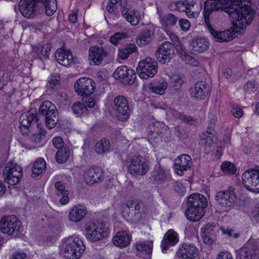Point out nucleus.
I'll list each match as a JSON object with an SVG mask.
<instances>
[{"label": "nucleus", "instance_id": "34", "mask_svg": "<svg viewBox=\"0 0 259 259\" xmlns=\"http://www.w3.org/2000/svg\"><path fill=\"white\" fill-rule=\"evenodd\" d=\"M55 187L57 190V194L61 196L60 203L61 204H66L69 201V191L65 189V186L60 181H57L55 184Z\"/></svg>", "mask_w": 259, "mask_h": 259}, {"label": "nucleus", "instance_id": "30", "mask_svg": "<svg viewBox=\"0 0 259 259\" xmlns=\"http://www.w3.org/2000/svg\"><path fill=\"white\" fill-rule=\"evenodd\" d=\"M208 41L205 38H196L193 39L191 42V47L194 52L202 53L208 47Z\"/></svg>", "mask_w": 259, "mask_h": 259}, {"label": "nucleus", "instance_id": "28", "mask_svg": "<svg viewBox=\"0 0 259 259\" xmlns=\"http://www.w3.org/2000/svg\"><path fill=\"white\" fill-rule=\"evenodd\" d=\"M87 213V208L82 206H74L70 210L68 218L74 223H78L82 220Z\"/></svg>", "mask_w": 259, "mask_h": 259}, {"label": "nucleus", "instance_id": "27", "mask_svg": "<svg viewBox=\"0 0 259 259\" xmlns=\"http://www.w3.org/2000/svg\"><path fill=\"white\" fill-rule=\"evenodd\" d=\"M55 57L57 62L64 66H67L73 62L74 58L70 50L58 49L55 53Z\"/></svg>", "mask_w": 259, "mask_h": 259}, {"label": "nucleus", "instance_id": "45", "mask_svg": "<svg viewBox=\"0 0 259 259\" xmlns=\"http://www.w3.org/2000/svg\"><path fill=\"white\" fill-rule=\"evenodd\" d=\"M150 128L151 131H153L154 134L159 135L160 137L163 136L166 130L165 124L159 121L153 122L152 124L150 125Z\"/></svg>", "mask_w": 259, "mask_h": 259}, {"label": "nucleus", "instance_id": "41", "mask_svg": "<svg viewBox=\"0 0 259 259\" xmlns=\"http://www.w3.org/2000/svg\"><path fill=\"white\" fill-rule=\"evenodd\" d=\"M136 46L134 44H128L125 47L119 49L118 56L121 59H126L128 56L136 52Z\"/></svg>", "mask_w": 259, "mask_h": 259}, {"label": "nucleus", "instance_id": "2", "mask_svg": "<svg viewBox=\"0 0 259 259\" xmlns=\"http://www.w3.org/2000/svg\"><path fill=\"white\" fill-rule=\"evenodd\" d=\"M186 204L187 208L185 215L188 220L197 222L204 216V209L207 205V201L203 195L196 193L190 195Z\"/></svg>", "mask_w": 259, "mask_h": 259}, {"label": "nucleus", "instance_id": "14", "mask_svg": "<svg viewBox=\"0 0 259 259\" xmlns=\"http://www.w3.org/2000/svg\"><path fill=\"white\" fill-rule=\"evenodd\" d=\"M42 0H21L19 9L22 15L27 18L34 17L35 13L42 7Z\"/></svg>", "mask_w": 259, "mask_h": 259}, {"label": "nucleus", "instance_id": "46", "mask_svg": "<svg viewBox=\"0 0 259 259\" xmlns=\"http://www.w3.org/2000/svg\"><path fill=\"white\" fill-rule=\"evenodd\" d=\"M69 155L70 151L66 147L59 149L56 154V161L59 163H63L67 161Z\"/></svg>", "mask_w": 259, "mask_h": 259}, {"label": "nucleus", "instance_id": "61", "mask_svg": "<svg viewBox=\"0 0 259 259\" xmlns=\"http://www.w3.org/2000/svg\"><path fill=\"white\" fill-rule=\"evenodd\" d=\"M148 137L149 141L151 144L158 142L162 137L159 136V135L154 134L153 131H151V130H150V133L148 134Z\"/></svg>", "mask_w": 259, "mask_h": 259}, {"label": "nucleus", "instance_id": "62", "mask_svg": "<svg viewBox=\"0 0 259 259\" xmlns=\"http://www.w3.org/2000/svg\"><path fill=\"white\" fill-rule=\"evenodd\" d=\"M221 229L223 234H227L229 237H232L233 238H236L238 237L240 235V234L235 233L234 231L232 229L222 228Z\"/></svg>", "mask_w": 259, "mask_h": 259}, {"label": "nucleus", "instance_id": "17", "mask_svg": "<svg viewBox=\"0 0 259 259\" xmlns=\"http://www.w3.org/2000/svg\"><path fill=\"white\" fill-rule=\"evenodd\" d=\"M95 82L86 77L81 78L74 84V89L77 94L81 96H89L95 90Z\"/></svg>", "mask_w": 259, "mask_h": 259}, {"label": "nucleus", "instance_id": "15", "mask_svg": "<svg viewBox=\"0 0 259 259\" xmlns=\"http://www.w3.org/2000/svg\"><path fill=\"white\" fill-rule=\"evenodd\" d=\"M210 85L203 80L197 81L190 89L191 97L198 101L204 100L210 95Z\"/></svg>", "mask_w": 259, "mask_h": 259}, {"label": "nucleus", "instance_id": "52", "mask_svg": "<svg viewBox=\"0 0 259 259\" xmlns=\"http://www.w3.org/2000/svg\"><path fill=\"white\" fill-rule=\"evenodd\" d=\"M215 225L213 223H208L205 225L201 229V233L213 235Z\"/></svg>", "mask_w": 259, "mask_h": 259}, {"label": "nucleus", "instance_id": "9", "mask_svg": "<svg viewBox=\"0 0 259 259\" xmlns=\"http://www.w3.org/2000/svg\"><path fill=\"white\" fill-rule=\"evenodd\" d=\"M19 121L20 130L23 135L27 134L29 128L34 125L39 128V119L37 115L36 110L35 108L31 109L22 114L20 116Z\"/></svg>", "mask_w": 259, "mask_h": 259}, {"label": "nucleus", "instance_id": "18", "mask_svg": "<svg viewBox=\"0 0 259 259\" xmlns=\"http://www.w3.org/2000/svg\"><path fill=\"white\" fill-rule=\"evenodd\" d=\"M259 255V247L251 241H248L237 252L236 259H252Z\"/></svg>", "mask_w": 259, "mask_h": 259}, {"label": "nucleus", "instance_id": "11", "mask_svg": "<svg viewBox=\"0 0 259 259\" xmlns=\"http://www.w3.org/2000/svg\"><path fill=\"white\" fill-rule=\"evenodd\" d=\"M39 113L45 116L46 126L50 129L54 127L57 122V111L56 106L50 101H45L40 105Z\"/></svg>", "mask_w": 259, "mask_h": 259}, {"label": "nucleus", "instance_id": "53", "mask_svg": "<svg viewBox=\"0 0 259 259\" xmlns=\"http://www.w3.org/2000/svg\"><path fill=\"white\" fill-rule=\"evenodd\" d=\"M231 112L236 118H240L243 114V110L236 104L232 105Z\"/></svg>", "mask_w": 259, "mask_h": 259}, {"label": "nucleus", "instance_id": "63", "mask_svg": "<svg viewBox=\"0 0 259 259\" xmlns=\"http://www.w3.org/2000/svg\"><path fill=\"white\" fill-rule=\"evenodd\" d=\"M217 259H233V257L230 252L223 251L218 255Z\"/></svg>", "mask_w": 259, "mask_h": 259}, {"label": "nucleus", "instance_id": "26", "mask_svg": "<svg viewBox=\"0 0 259 259\" xmlns=\"http://www.w3.org/2000/svg\"><path fill=\"white\" fill-rule=\"evenodd\" d=\"M179 242V236L176 232L169 230L164 235L161 247L163 252H165L169 246L176 245Z\"/></svg>", "mask_w": 259, "mask_h": 259}, {"label": "nucleus", "instance_id": "16", "mask_svg": "<svg viewBox=\"0 0 259 259\" xmlns=\"http://www.w3.org/2000/svg\"><path fill=\"white\" fill-rule=\"evenodd\" d=\"M174 45L169 41L162 43L155 53L157 61L162 64L169 62L174 54Z\"/></svg>", "mask_w": 259, "mask_h": 259}, {"label": "nucleus", "instance_id": "37", "mask_svg": "<svg viewBox=\"0 0 259 259\" xmlns=\"http://www.w3.org/2000/svg\"><path fill=\"white\" fill-rule=\"evenodd\" d=\"M187 8V16L189 18H194L198 15L200 5L196 0H185Z\"/></svg>", "mask_w": 259, "mask_h": 259}, {"label": "nucleus", "instance_id": "57", "mask_svg": "<svg viewBox=\"0 0 259 259\" xmlns=\"http://www.w3.org/2000/svg\"><path fill=\"white\" fill-rule=\"evenodd\" d=\"M244 90L248 93L254 92L257 89V85L255 81H248L244 85Z\"/></svg>", "mask_w": 259, "mask_h": 259}, {"label": "nucleus", "instance_id": "38", "mask_svg": "<svg viewBox=\"0 0 259 259\" xmlns=\"http://www.w3.org/2000/svg\"><path fill=\"white\" fill-rule=\"evenodd\" d=\"M152 31L149 29H145L142 30L137 38V43L139 46L146 45L152 40Z\"/></svg>", "mask_w": 259, "mask_h": 259}, {"label": "nucleus", "instance_id": "59", "mask_svg": "<svg viewBox=\"0 0 259 259\" xmlns=\"http://www.w3.org/2000/svg\"><path fill=\"white\" fill-rule=\"evenodd\" d=\"M83 101L84 104L90 108H93L96 105L95 99L92 97H89V96H83Z\"/></svg>", "mask_w": 259, "mask_h": 259}, {"label": "nucleus", "instance_id": "60", "mask_svg": "<svg viewBox=\"0 0 259 259\" xmlns=\"http://www.w3.org/2000/svg\"><path fill=\"white\" fill-rule=\"evenodd\" d=\"M142 203H140L137 202L136 205L134 206L135 213V221L139 220L141 218V209L142 208Z\"/></svg>", "mask_w": 259, "mask_h": 259}, {"label": "nucleus", "instance_id": "12", "mask_svg": "<svg viewBox=\"0 0 259 259\" xmlns=\"http://www.w3.org/2000/svg\"><path fill=\"white\" fill-rule=\"evenodd\" d=\"M3 177L9 184L16 185L22 177V168L15 163H8L3 170Z\"/></svg>", "mask_w": 259, "mask_h": 259}, {"label": "nucleus", "instance_id": "44", "mask_svg": "<svg viewBox=\"0 0 259 259\" xmlns=\"http://www.w3.org/2000/svg\"><path fill=\"white\" fill-rule=\"evenodd\" d=\"M136 248L140 252L144 254L143 256L144 258H150V255L152 251V245H146L144 243H139L136 244Z\"/></svg>", "mask_w": 259, "mask_h": 259}, {"label": "nucleus", "instance_id": "10", "mask_svg": "<svg viewBox=\"0 0 259 259\" xmlns=\"http://www.w3.org/2000/svg\"><path fill=\"white\" fill-rule=\"evenodd\" d=\"M158 63L153 59L147 57L140 61L137 68V72L143 79L153 77L157 72Z\"/></svg>", "mask_w": 259, "mask_h": 259}, {"label": "nucleus", "instance_id": "48", "mask_svg": "<svg viewBox=\"0 0 259 259\" xmlns=\"http://www.w3.org/2000/svg\"><path fill=\"white\" fill-rule=\"evenodd\" d=\"M127 33L124 32H115L110 38V42L115 45H117L120 40L127 37Z\"/></svg>", "mask_w": 259, "mask_h": 259}, {"label": "nucleus", "instance_id": "32", "mask_svg": "<svg viewBox=\"0 0 259 259\" xmlns=\"http://www.w3.org/2000/svg\"><path fill=\"white\" fill-rule=\"evenodd\" d=\"M51 48L50 44H46L43 46L36 45L33 48V50L39 59L43 61L49 58Z\"/></svg>", "mask_w": 259, "mask_h": 259}, {"label": "nucleus", "instance_id": "1", "mask_svg": "<svg viewBox=\"0 0 259 259\" xmlns=\"http://www.w3.org/2000/svg\"><path fill=\"white\" fill-rule=\"evenodd\" d=\"M227 6L232 9V11L238 15V21L236 20V24L239 30H237L241 34L244 27V23L250 24L253 20L254 13L251 6V0H223Z\"/></svg>", "mask_w": 259, "mask_h": 259}, {"label": "nucleus", "instance_id": "49", "mask_svg": "<svg viewBox=\"0 0 259 259\" xmlns=\"http://www.w3.org/2000/svg\"><path fill=\"white\" fill-rule=\"evenodd\" d=\"M221 169L226 174H234L236 172V167L230 162H224L221 165Z\"/></svg>", "mask_w": 259, "mask_h": 259}, {"label": "nucleus", "instance_id": "25", "mask_svg": "<svg viewBox=\"0 0 259 259\" xmlns=\"http://www.w3.org/2000/svg\"><path fill=\"white\" fill-rule=\"evenodd\" d=\"M207 27L209 32L217 41L220 42L229 41L231 40L234 36L236 37L235 33H233L230 30L218 32L214 29L210 25H208Z\"/></svg>", "mask_w": 259, "mask_h": 259}, {"label": "nucleus", "instance_id": "51", "mask_svg": "<svg viewBox=\"0 0 259 259\" xmlns=\"http://www.w3.org/2000/svg\"><path fill=\"white\" fill-rule=\"evenodd\" d=\"M184 82L182 78L178 75L174 76L171 78V87L174 90H178Z\"/></svg>", "mask_w": 259, "mask_h": 259}, {"label": "nucleus", "instance_id": "43", "mask_svg": "<svg viewBox=\"0 0 259 259\" xmlns=\"http://www.w3.org/2000/svg\"><path fill=\"white\" fill-rule=\"evenodd\" d=\"M43 6L45 7L46 14L49 16H52L57 9L56 0H45L43 1Z\"/></svg>", "mask_w": 259, "mask_h": 259}, {"label": "nucleus", "instance_id": "42", "mask_svg": "<svg viewBox=\"0 0 259 259\" xmlns=\"http://www.w3.org/2000/svg\"><path fill=\"white\" fill-rule=\"evenodd\" d=\"M167 88V83L165 81H158L155 84H151L149 85L150 90L157 94L162 95Z\"/></svg>", "mask_w": 259, "mask_h": 259}, {"label": "nucleus", "instance_id": "7", "mask_svg": "<svg viewBox=\"0 0 259 259\" xmlns=\"http://www.w3.org/2000/svg\"><path fill=\"white\" fill-rule=\"evenodd\" d=\"M0 230L3 233L18 237L21 236L23 228L19 219L14 215H10L2 218Z\"/></svg>", "mask_w": 259, "mask_h": 259}, {"label": "nucleus", "instance_id": "31", "mask_svg": "<svg viewBox=\"0 0 259 259\" xmlns=\"http://www.w3.org/2000/svg\"><path fill=\"white\" fill-rule=\"evenodd\" d=\"M122 15L133 26L137 25L140 22L141 17L139 13L135 10L130 11V9L127 7L122 10Z\"/></svg>", "mask_w": 259, "mask_h": 259}, {"label": "nucleus", "instance_id": "40", "mask_svg": "<svg viewBox=\"0 0 259 259\" xmlns=\"http://www.w3.org/2000/svg\"><path fill=\"white\" fill-rule=\"evenodd\" d=\"M110 144L109 141L103 139L98 142L95 146V150L98 154H102L109 151Z\"/></svg>", "mask_w": 259, "mask_h": 259}, {"label": "nucleus", "instance_id": "39", "mask_svg": "<svg viewBox=\"0 0 259 259\" xmlns=\"http://www.w3.org/2000/svg\"><path fill=\"white\" fill-rule=\"evenodd\" d=\"M46 163L42 158H39L33 164L32 177L38 179L39 176L46 170Z\"/></svg>", "mask_w": 259, "mask_h": 259}, {"label": "nucleus", "instance_id": "23", "mask_svg": "<svg viewBox=\"0 0 259 259\" xmlns=\"http://www.w3.org/2000/svg\"><path fill=\"white\" fill-rule=\"evenodd\" d=\"M191 163V158L189 155H180L175 161L174 168L176 173L179 176L183 175L184 171L190 169Z\"/></svg>", "mask_w": 259, "mask_h": 259}, {"label": "nucleus", "instance_id": "19", "mask_svg": "<svg viewBox=\"0 0 259 259\" xmlns=\"http://www.w3.org/2000/svg\"><path fill=\"white\" fill-rule=\"evenodd\" d=\"M215 200L223 207H232L236 200V195L232 190L221 191L217 193Z\"/></svg>", "mask_w": 259, "mask_h": 259}, {"label": "nucleus", "instance_id": "6", "mask_svg": "<svg viewBox=\"0 0 259 259\" xmlns=\"http://www.w3.org/2000/svg\"><path fill=\"white\" fill-rule=\"evenodd\" d=\"M233 8L227 6L223 0H207L204 3L203 16L206 23L209 21V17L210 14L214 11L220 10L225 11L234 20L238 21V15L237 13L232 11Z\"/></svg>", "mask_w": 259, "mask_h": 259}, {"label": "nucleus", "instance_id": "58", "mask_svg": "<svg viewBox=\"0 0 259 259\" xmlns=\"http://www.w3.org/2000/svg\"><path fill=\"white\" fill-rule=\"evenodd\" d=\"M53 144L57 149H61L64 147V141L61 137H56L53 139Z\"/></svg>", "mask_w": 259, "mask_h": 259}, {"label": "nucleus", "instance_id": "50", "mask_svg": "<svg viewBox=\"0 0 259 259\" xmlns=\"http://www.w3.org/2000/svg\"><path fill=\"white\" fill-rule=\"evenodd\" d=\"M152 177L155 181H162L166 179L165 172L160 169H157L152 173Z\"/></svg>", "mask_w": 259, "mask_h": 259}, {"label": "nucleus", "instance_id": "36", "mask_svg": "<svg viewBox=\"0 0 259 259\" xmlns=\"http://www.w3.org/2000/svg\"><path fill=\"white\" fill-rule=\"evenodd\" d=\"M127 7L126 0H110L107 6V10L109 13L118 12L119 7L122 10Z\"/></svg>", "mask_w": 259, "mask_h": 259}, {"label": "nucleus", "instance_id": "24", "mask_svg": "<svg viewBox=\"0 0 259 259\" xmlns=\"http://www.w3.org/2000/svg\"><path fill=\"white\" fill-rule=\"evenodd\" d=\"M107 55L108 52L105 49L97 46L91 47L89 51V60L95 65L100 64Z\"/></svg>", "mask_w": 259, "mask_h": 259}, {"label": "nucleus", "instance_id": "56", "mask_svg": "<svg viewBox=\"0 0 259 259\" xmlns=\"http://www.w3.org/2000/svg\"><path fill=\"white\" fill-rule=\"evenodd\" d=\"M179 25L181 29L184 31H188L191 27V23L189 21L185 19H180L178 20Z\"/></svg>", "mask_w": 259, "mask_h": 259}, {"label": "nucleus", "instance_id": "5", "mask_svg": "<svg viewBox=\"0 0 259 259\" xmlns=\"http://www.w3.org/2000/svg\"><path fill=\"white\" fill-rule=\"evenodd\" d=\"M85 235L88 240L97 242L108 235V229L104 224L98 221H92L85 225Z\"/></svg>", "mask_w": 259, "mask_h": 259}, {"label": "nucleus", "instance_id": "22", "mask_svg": "<svg viewBox=\"0 0 259 259\" xmlns=\"http://www.w3.org/2000/svg\"><path fill=\"white\" fill-rule=\"evenodd\" d=\"M83 179L85 182L89 185L100 183L104 179L103 171L98 167L91 168L84 172Z\"/></svg>", "mask_w": 259, "mask_h": 259}, {"label": "nucleus", "instance_id": "54", "mask_svg": "<svg viewBox=\"0 0 259 259\" xmlns=\"http://www.w3.org/2000/svg\"><path fill=\"white\" fill-rule=\"evenodd\" d=\"M174 189L176 192L180 196H183L184 193L186 192L185 188L184 187L183 184L179 181H176L174 183Z\"/></svg>", "mask_w": 259, "mask_h": 259}, {"label": "nucleus", "instance_id": "20", "mask_svg": "<svg viewBox=\"0 0 259 259\" xmlns=\"http://www.w3.org/2000/svg\"><path fill=\"white\" fill-rule=\"evenodd\" d=\"M114 75L115 78L122 79L125 84H132L135 82L136 75L134 70L128 69L126 66H121L118 67Z\"/></svg>", "mask_w": 259, "mask_h": 259}, {"label": "nucleus", "instance_id": "3", "mask_svg": "<svg viewBox=\"0 0 259 259\" xmlns=\"http://www.w3.org/2000/svg\"><path fill=\"white\" fill-rule=\"evenodd\" d=\"M85 249V245L81 239L70 236L63 240L61 252L67 259H76L81 256Z\"/></svg>", "mask_w": 259, "mask_h": 259}, {"label": "nucleus", "instance_id": "29", "mask_svg": "<svg viewBox=\"0 0 259 259\" xmlns=\"http://www.w3.org/2000/svg\"><path fill=\"white\" fill-rule=\"evenodd\" d=\"M112 241L117 246L126 247L130 243L131 236L124 231L118 232L113 237Z\"/></svg>", "mask_w": 259, "mask_h": 259}, {"label": "nucleus", "instance_id": "64", "mask_svg": "<svg viewBox=\"0 0 259 259\" xmlns=\"http://www.w3.org/2000/svg\"><path fill=\"white\" fill-rule=\"evenodd\" d=\"M252 215L254 221L259 223V207L254 208L252 211Z\"/></svg>", "mask_w": 259, "mask_h": 259}, {"label": "nucleus", "instance_id": "35", "mask_svg": "<svg viewBox=\"0 0 259 259\" xmlns=\"http://www.w3.org/2000/svg\"><path fill=\"white\" fill-rule=\"evenodd\" d=\"M159 20L162 26L166 28H170L177 24L178 17L172 13H168L160 16Z\"/></svg>", "mask_w": 259, "mask_h": 259}, {"label": "nucleus", "instance_id": "33", "mask_svg": "<svg viewBox=\"0 0 259 259\" xmlns=\"http://www.w3.org/2000/svg\"><path fill=\"white\" fill-rule=\"evenodd\" d=\"M212 138L213 135L209 131H206V133H203L201 136L200 143L203 146L204 152L206 154H208L211 151L213 143Z\"/></svg>", "mask_w": 259, "mask_h": 259}, {"label": "nucleus", "instance_id": "55", "mask_svg": "<svg viewBox=\"0 0 259 259\" xmlns=\"http://www.w3.org/2000/svg\"><path fill=\"white\" fill-rule=\"evenodd\" d=\"M172 5H174L175 6V10H177L180 12H185L186 14H187V10L186 8V5L185 4V1H180L177 2H174Z\"/></svg>", "mask_w": 259, "mask_h": 259}, {"label": "nucleus", "instance_id": "13", "mask_svg": "<svg viewBox=\"0 0 259 259\" xmlns=\"http://www.w3.org/2000/svg\"><path fill=\"white\" fill-rule=\"evenodd\" d=\"M242 181L247 190L259 193V169H251L245 171L242 176Z\"/></svg>", "mask_w": 259, "mask_h": 259}, {"label": "nucleus", "instance_id": "47", "mask_svg": "<svg viewBox=\"0 0 259 259\" xmlns=\"http://www.w3.org/2000/svg\"><path fill=\"white\" fill-rule=\"evenodd\" d=\"M72 110L77 116H80L82 114L87 113L88 109L85 104L77 102L73 105Z\"/></svg>", "mask_w": 259, "mask_h": 259}, {"label": "nucleus", "instance_id": "4", "mask_svg": "<svg viewBox=\"0 0 259 259\" xmlns=\"http://www.w3.org/2000/svg\"><path fill=\"white\" fill-rule=\"evenodd\" d=\"M110 112L119 120H127L131 112L127 98L122 95L116 96L111 103Z\"/></svg>", "mask_w": 259, "mask_h": 259}, {"label": "nucleus", "instance_id": "8", "mask_svg": "<svg viewBox=\"0 0 259 259\" xmlns=\"http://www.w3.org/2000/svg\"><path fill=\"white\" fill-rule=\"evenodd\" d=\"M125 164L128 172L132 175L144 176L149 170L148 162L141 155L128 157Z\"/></svg>", "mask_w": 259, "mask_h": 259}, {"label": "nucleus", "instance_id": "21", "mask_svg": "<svg viewBox=\"0 0 259 259\" xmlns=\"http://www.w3.org/2000/svg\"><path fill=\"white\" fill-rule=\"evenodd\" d=\"M198 255V249L193 244L184 243L179 247L176 256L179 258L194 259Z\"/></svg>", "mask_w": 259, "mask_h": 259}]
</instances>
